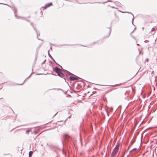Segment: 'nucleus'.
Here are the masks:
<instances>
[{
	"mask_svg": "<svg viewBox=\"0 0 157 157\" xmlns=\"http://www.w3.org/2000/svg\"><path fill=\"white\" fill-rule=\"evenodd\" d=\"M53 70L57 73L58 75L59 76L62 77L64 76V75L61 72V70L57 67L53 68Z\"/></svg>",
	"mask_w": 157,
	"mask_h": 157,
	"instance_id": "1",
	"label": "nucleus"
},
{
	"mask_svg": "<svg viewBox=\"0 0 157 157\" xmlns=\"http://www.w3.org/2000/svg\"><path fill=\"white\" fill-rule=\"evenodd\" d=\"M119 147V144H118L117 146H116L112 153L111 156L110 157H115V155H116V154L118 152Z\"/></svg>",
	"mask_w": 157,
	"mask_h": 157,
	"instance_id": "2",
	"label": "nucleus"
},
{
	"mask_svg": "<svg viewBox=\"0 0 157 157\" xmlns=\"http://www.w3.org/2000/svg\"><path fill=\"white\" fill-rule=\"evenodd\" d=\"M52 5V3H49L47 4H46L44 7V8L45 9H46L48 7H49L50 6Z\"/></svg>",
	"mask_w": 157,
	"mask_h": 157,
	"instance_id": "3",
	"label": "nucleus"
},
{
	"mask_svg": "<svg viewBox=\"0 0 157 157\" xmlns=\"http://www.w3.org/2000/svg\"><path fill=\"white\" fill-rule=\"evenodd\" d=\"M78 79L77 78L73 76L70 77V79L71 81H73L75 80H78Z\"/></svg>",
	"mask_w": 157,
	"mask_h": 157,
	"instance_id": "4",
	"label": "nucleus"
},
{
	"mask_svg": "<svg viewBox=\"0 0 157 157\" xmlns=\"http://www.w3.org/2000/svg\"><path fill=\"white\" fill-rule=\"evenodd\" d=\"M48 55L49 56L53 61L56 63V62L53 57L49 53V50L48 51Z\"/></svg>",
	"mask_w": 157,
	"mask_h": 157,
	"instance_id": "5",
	"label": "nucleus"
},
{
	"mask_svg": "<svg viewBox=\"0 0 157 157\" xmlns=\"http://www.w3.org/2000/svg\"><path fill=\"white\" fill-rule=\"evenodd\" d=\"M137 151V149L136 148H134L132 149V150L130 151L129 152L130 153H131L132 152L135 151L136 152Z\"/></svg>",
	"mask_w": 157,
	"mask_h": 157,
	"instance_id": "6",
	"label": "nucleus"
},
{
	"mask_svg": "<svg viewBox=\"0 0 157 157\" xmlns=\"http://www.w3.org/2000/svg\"><path fill=\"white\" fill-rule=\"evenodd\" d=\"M33 152L32 151H30L29 152V157H31L32 156V154H33Z\"/></svg>",
	"mask_w": 157,
	"mask_h": 157,
	"instance_id": "7",
	"label": "nucleus"
},
{
	"mask_svg": "<svg viewBox=\"0 0 157 157\" xmlns=\"http://www.w3.org/2000/svg\"><path fill=\"white\" fill-rule=\"evenodd\" d=\"M31 130V128H29L26 131V133L27 134L30 132Z\"/></svg>",
	"mask_w": 157,
	"mask_h": 157,
	"instance_id": "8",
	"label": "nucleus"
},
{
	"mask_svg": "<svg viewBox=\"0 0 157 157\" xmlns=\"http://www.w3.org/2000/svg\"><path fill=\"white\" fill-rule=\"evenodd\" d=\"M132 14V16H133V18H132V24H133V19H134V16H133V14Z\"/></svg>",
	"mask_w": 157,
	"mask_h": 157,
	"instance_id": "9",
	"label": "nucleus"
},
{
	"mask_svg": "<svg viewBox=\"0 0 157 157\" xmlns=\"http://www.w3.org/2000/svg\"><path fill=\"white\" fill-rule=\"evenodd\" d=\"M34 30H35V31L36 32V34H37V36H38V33L37 32V31L36 29H35V28H34Z\"/></svg>",
	"mask_w": 157,
	"mask_h": 157,
	"instance_id": "10",
	"label": "nucleus"
},
{
	"mask_svg": "<svg viewBox=\"0 0 157 157\" xmlns=\"http://www.w3.org/2000/svg\"><path fill=\"white\" fill-rule=\"evenodd\" d=\"M109 35H110V33H111V29L110 28H109Z\"/></svg>",
	"mask_w": 157,
	"mask_h": 157,
	"instance_id": "11",
	"label": "nucleus"
},
{
	"mask_svg": "<svg viewBox=\"0 0 157 157\" xmlns=\"http://www.w3.org/2000/svg\"><path fill=\"white\" fill-rule=\"evenodd\" d=\"M15 16H16V17L17 18H20V17H18V16H17V15H16V14L15 13Z\"/></svg>",
	"mask_w": 157,
	"mask_h": 157,
	"instance_id": "12",
	"label": "nucleus"
},
{
	"mask_svg": "<svg viewBox=\"0 0 157 157\" xmlns=\"http://www.w3.org/2000/svg\"><path fill=\"white\" fill-rule=\"evenodd\" d=\"M26 81V79H25V81H24L23 83L22 84H20L19 85H22L24 82H25Z\"/></svg>",
	"mask_w": 157,
	"mask_h": 157,
	"instance_id": "13",
	"label": "nucleus"
},
{
	"mask_svg": "<svg viewBox=\"0 0 157 157\" xmlns=\"http://www.w3.org/2000/svg\"><path fill=\"white\" fill-rule=\"evenodd\" d=\"M123 13H124V12H123ZM125 13H130V12H125Z\"/></svg>",
	"mask_w": 157,
	"mask_h": 157,
	"instance_id": "14",
	"label": "nucleus"
},
{
	"mask_svg": "<svg viewBox=\"0 0 157 157\" xmlns=\"http://www.w3.org/2000/svg\"><path fill=\"white\" fill-rule=\"evenodd\" d=\"M45 60L44 61V62H43L42 63V64H43V63H44V62H45Z\"/></svg>",
	"mask_w": 157,
	"mask_h": 157,
	"instance_id": "15",
	"label": "nucleus"
},
{
	"mask_svg": "<svg viewBox=\"0 0 157 157\" xmlns=\"http://www.w3.org/2000/svg\"><path fill=\"white\" fill-rule=\"evenodd\" d=\"M68 72V73H70V74H69L70 75H71V74H72L71 73H70L69 72Z\"/></svg>",
	"mask_w": 157,
	"mask_h": 157,
	"instance_id": "16",
	"label": "nucleus"
},
{
	"mask_svg": "<svg viewBox=\"0 0 157 157\" xmlns=\"http://www.w3.org/2000/svg\"><path fill=\"white\" fill-rule=\"evenodd\" d=\"M34 133H35V134H36V132H34Z\"/></svg>",
	"mask_w": 157,
	"mask_h": 157,
	"instance_id": "17",
	"label": "nucleus"
},
{
	"mask_svg": "<svg viewBox=\"0 0 157 157\" xmlns=\"http://www.w3.org/2000/svg\"><path fill=\"white\" fill-rule=\"evenodd\" d=\"M57 113H56V114H55V115H54V117L55 116L56 114Z\"/></svg>",
	"mask_w": 157,
	"mask_h": 157,
	"instance_id": "18",
	"label": "nucleus"
},
{
	"mask_svg": "<svg viewBox=\"0 0 157 157\" xmlns=\"http://www.w3.org/2000/svg\"><path fill=\"white\" fill-rule=\"evenodd\" d=\"M0 4H3L6 5V4H4L1 3H0Z\"/></svg>",
	"mask_w": 157,
	"mask_h": 157,
	"instance_id": "19",
	"label": "nucleus"
},
{
	"mask_svg": "<svg viewBox=\"0 0 157 157\" xmlns=\"http://www.w3.org/2000/svg\"><path fill=\"white\" fill-rule=\"evenodd\" d=\"M70 117H71V116H70V117H68V118H70Z\"/></svg>",
	"mask_w": 157,
	"mask_h": 157,
	"instance_id": "20",
	"label": "nucleus"
},
{
	"mask_svg": "<svg viewBox=\"0 0 157 157\" xmlns=\"http://www.w3.org/2000/svg\"><path fill=\"white\" fill-rule=\"evenodd\" d=\"M31 75H30V76L28 77V78H29V77H30V76H31Z\"/></svg>",
	"mask_w": 157,
	"mask_h": 157,
	"instance_id": "21",
	"label": "nucleus"
},
{
	"mask_svg": "<svg viewBox=\"0 0 157 157\" xmlns=\"http://www.w3.org/2000/svg\"><path fill=\"white\" fill-rule=\"evenodd\" d=\"M153 28H152V30H152V31L153 30Z\"/></svg>",
	"mask_w": 157,
	"mask_h": 157,
	"instance_id": "22",
	"label": "nucleus"
},
{
	"mask_svg": "<svg viewBox=\"0 0 157 157\" xmlns=\"http://www.w3.org/2000/svg\"><path fill=\"white\" fill-rule=\"evenodd\" d=\"M137 45H139V44H137Z\"/></svg>",
	"mask_w": 157,
	"mask_h": 157,
	"instance_id": "23",
	"label": "nucleus"
},
{
	"mask_svg": "<svg viewBox=\"0 0 157 157\" xmlns=\"http://www.w3.org/2000/svg\"><path fill=\"white\" fill-rule=\"evenodd\" d=\"M31 25H33V24H32V23H31Z\"/></svg>",
	"mask_w": 157,
	"mask_h": 157,
	"instance_id": "24",
	"label": "nucleus"
},
{
	"mask_svg": "<svg viewBox=\"0 0 157 157\" xmlns=\"http://www.w3.org/2000/svg\"><path fill=\"white\" fill-rule=\"evenodd\" d=\"M50 48L52 49V47H50Z\"/></svg>",
	"mask_w": 157,
	"mask_h": 157,
	"instance_id": "25",
	"label": "nucleus"
}]
</instances>
